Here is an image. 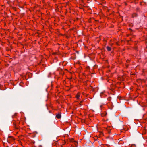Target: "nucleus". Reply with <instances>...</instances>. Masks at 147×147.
Instances as JSON below:
<instances>
[{
	"label": "nucleus",
	"instance_id": "nucleus-4",
	"mask_svg": "<svg viewBox=\"0 0 147 147\" xmlns=\"http://www.w3.org/2000/svg\"><path fill=\"white\" fill-rule=\"evenodd\" d=\"M80 97V94L79 93L77 94L76 95V97L77 98V99H79Z\"/></svg>",
	"mask_w": 147,
	"mask_h": 147
},
{
	"label": "nucleus",
	"instance_id": "nucleus-6",
	"mask_svg": "<svg viewBox=\"0 0 147 147\" xmlns=\"http://www.w3.org/2000/svg\"><path fill=\"white\" fill-rule=\"evenodd\" d=\"M107 50L108 51H110L111 50V47H109V46L107 47Z\"/></svg>",
	"mask_w": 147,
	"mask_h": 147
},
{
	"label": "nucleus",
	"instance_id": "nucleus-7",
	"mask_svg": "<svg viewBox=\"0 0 147 147\" xmlns=\"http://www.w3.org/2000/svg\"><path fill=\"white\" fill-rule=\"evenodd\" d=\"M131 147H136V146H135V145H132Z\"/></svg>",
	"mask_w": 147,
	"mask_h": 147
},
{
	"label": "nucleus",
	"instance_id": "nucleus-1",
	"mask_svg": "<svg viewBox=\"0 0 147 147\" xmlns=\"http://www.w3.org/2000/svg\"><path fill=\"white\" fill-rule=\"evenodd\" d=\"M69 140L71 142H74L75 146L76 147L77 146V144H78L77 142L74 139H73V138L69 139Z\"/></svg>",
	"mask_w": 147,
	"mask_h": 147
},
{
	"label": "nucleus",
	"instance_id": "nucleus-2",
	"mask_svg": "<svg viewBox=\"0 0 147 147\" xmlns=\"http://www.w3.org/2000/svg\"><path fill=\"white\" fill-rule=\"evenodd\" d=\"M56 117L57 119H60L61 117V114L58 113L56 115Z\"/></svg>",
	"mask_w": 147,
	"mask_h": 147
},
{
	"label": "nucleus",
	"instance_id": "nucleus-5",
	"mask_svg": "<svg viewBox=\"0 0 147 147\" xmlns=\"http://www.w3.org/2000/svg\"><path fill=\"white\" fill-rule=\"evenodd\" d=\"M137 16V14L136 13H134L132 14V17L134 18L135 17H136Z\"/></svg>",
	"mask_w": 147,
	"mask_h": 147
},
{
	"label": "nucleus",
	"instance_id": "nucleus-3",
	"mask_svg": "<svg viewBox=\"0 0 147 147\" xmlns=\"http://www.w3.org/2000/svg\"><path fill=\"white\" fill-rule=\"evenodd\" d=\"M106 112H105L101 114V115L102 117H104L106 115Z\"/></svg>",
	"mask_w": 147,
	"mask_h": 147
}]
</instances>
